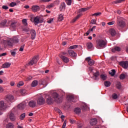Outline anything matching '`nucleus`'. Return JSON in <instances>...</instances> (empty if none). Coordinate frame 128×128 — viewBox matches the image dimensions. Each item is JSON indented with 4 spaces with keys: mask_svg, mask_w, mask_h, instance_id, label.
<instances>
[{
    "mask_svg": "<svg viewBox=\"0 0 128 128\" xmlns=\"http://www.w3.org/2000/svg\"><path fill=\"white\" fill-rule=\"evenodd\" d=\"M106 42L103 40H99L96 41V48L98 50H102V48H104Z\"/></svg>",
    "mask_w": 128,
    "mask_h": 128,
    "instance_id": "1",
    "label": "nucleus"
},
{
    "mask_svg": "<svg viewBox=\"0 0 128 128\" xmlns=\"http://www.w3.org/2000/svg\"><path fill=\"white\" fill-rule=\"evenodd\" d=\"M44 20L42 16H38L34 18L33 22L35 26H38V24H42Z\"/></svg>",
    "mask_w": 128,
    "mask_h": 128,
    "instance_id": "2",
    "label": "nucleus"
},
{
    "mask_svg": "<svg viewBox=\"0 0 128 128\" xmlns=\"http://www.w3.org/2000/svg\"><path fill=\"white\" fill-rule=\"evenodd\" d=\"M118 20H117V26L119 28H124L126 26V22H124V18L122 17L118 16L117 17Z\"/></svg>",
    "mask_w": 128,
    "mask_h": 128,
    "instance_id": "3",
    "label": "nucleus"
},
{
    "mask_svg": "<svg viewBox=\"0 0 128 128\" xmlns=\"http://www.w3.org/2000/svg\"><path fill=\"white\" fill-rule=\"evenodd\" d=\"M14 97L12 94H8L6 96V100L7 102L6 104H8V106H10L12 102H14Z\"/></svg>",
    "mask_w": 128,
    "mask_h": 128,
    "instance_id": "4",
    "label": "nucleus"
},
{
    "mask_svg": "<svg viewBox=\"0 0 128 128\" xmlns=\"http://www.w3.org/2000/svg\"><path fill=\"white\" fill-rule=\"evenodd\" d=\"M8 108H10L8 103L4 102V100L0 101V110H6Z\"/></svg>",
    "mask_w": 128,
    "mask_h": 128,
    "instance_id": "5",
    "label": "nucleus"
},
{
    "mask_svg": "<svg viewBox=\"0 0 128 128\" xmlns=\"http://www.w3.org/2000/svg\"><path fill=\"white\" fill-rule=\"evenodd\" d=\"M52 96L54 98L56 102H62V98L58 96V94L56 92H54L52 94Z\"/></svg>",
    "mask_w": 128,
    "mask_h": 128,
    "instance_id": "6",
    "label": "nucleus"
},
{
    "mask_svg": "<svg viewBox=\"0 0 128 128\" xmlns=\"http://www.w3.org/2000/svg\"><path fill=\"white\" fill-rule=\"evenodd\" d=\"M37 104H39V106H42V104H46V100L42 96H40L37 100Z\"/></svg>",
    "mask_w": 128,
    "mask_h": 128,
    "instance_id": "7",
    "label": "nucleus"
},
{
    "mask_svg": "<svg viewBox=\"0 0 128 128\" xmlns=\"http://www.w3.org/2000/svg\"><path fill=\"white\" fill-rule=\"evenodd\" d=\"M85 61L87 62L88 66H94V60L92 59L90 57L86 58Z\"/></svg>",
    "mask_w": 128,
    "mask_h": 128,
    "instance_id": "8",
    "label": "nucleus"
},
{
    "mask_svg": "<svg viewBox=\"0 0 128 128\" xmlns=\"http://www.w3.org/2000/svg\"><path fill=\"white\" fill-rule=\"evenodd\" d=\"M120 64L124 68L126 69L128 68V62L123 61L120 62Z\"/></svg>",
    "mask_w": 128,
    "mask_h": 128,
    "instance_id": "9",
    "label": "nucleus"
},
{
    "mask_svg": "<svg viewBox=\"0 0 128 128\" xmlns=\"http://www.w3.org/2000/svg\"><path fill=\"white\" fill-rule=\"evenodd\" d=\"M107 34H110L112 36H114L116 32V30H114V29L111 28L108 31Z\"/></svg>",
    "mask_w": 128,
    "mask_h": 128,
    "instance_id": "10",
    "label": "nucleus"
},
{
    "mask_svg": "<svg viewBox=\"0 0 128 128\" xmlns=\"http://www.w3.org/2000/svg\"><path fill=\"white\" fill-rule=\"evenodd\" d=\"M28 106L30 108H36V102L34 100H30L28 102Z\"/></svg>",
    "mask_w": 128,
    "mask_h": 128,
    "instance_id": "11",
    "label": "nucleus"
},
{
    "mask_svg": "<svg viewBox=\"0 0 128 128\" xmlns=\"http://www.w3.org/2000/svg\"><path fill=\"white\" fill-rule=\"evenodd\" d=\"M38 62V59L36 58H34L29 62L28 64L29 66H32L33 64H34Z\"/></svg>",
    "mask_w": 128,
    "mask_h": 128,
    "instance_id": "12",
    "label": "nucleus"
},
{
    "mask_svg": "<svg viewBox=\"0 0 128 128\" xmlns=\"http://www.w3.org/2000/svg\"><path fill=\"white\" fill-rule=\"evenodd\" d=\"M30 32L31 34L32 40H34L36 38V30H32Z\"/></svg>",
    "mask_w": 128,
    "mask_h": 128,
    "instance_id": "13",
    "label": "nucleus"
},
{
    "mask_svg": "<svg viewBox=\"0 0 128 128\" xmlns=\"http://www.w3.org/2000/svg\"><path fill=\"white\" fill-rule=\"evenodd\" d=\"M60 58L66 64H68V62H70V59H68V58L66 56H61Z\"/></svg>",
    "mask_w": 128,
    "mask_h": 128,
    "instance_id": "14",
    "label": "nucleus"
},
{
    "mask_svg": "<svg viewBox=\"0 0 128 128\" xmlns=\"http://www.w3.org/2000/svg\"><path fill=\"white\" fill-rule=\"evenodd\" d=\"M79 14L77 15L72 20V22H76V20H78V18H80V16H82V12H78Z\"/></svg>",
    "mask_w": 128,
    "mask_h": 128,
    "instance_id": "15",
    "label": "nucleus"
},
{
    "mask_svg": "<svg viewBox=\"0 0 128 128\" xmlns=\"http://www.w3.org/2000/svg\"><path fill=\"white\" fill-rule=\"evenodd\" d=\"M26 104V102H22V103L18 105V108L20 110H24V108Z\"/></svg>",
    "mask_w": 128,
    "mask_h": 128,
    "instance_id": "16",
    "label": "nucleus"
},
{
    "mask_svg": "<svg viewBox=\"0 0 128 128\" xmlns=\"http://www.w3.org/2000/svg\"><path fill=\"white\" fill-rule=\"evenodd\" d=\"M68 54H70V56H76V52L72 51V50H68Z\"/></svg>",
    "mask_w": 128,
    "mask_h": 128,
    "instance_id": "17",
    "label": "nucleus"
},
{
    "mask_svg": "<svg viewBox=\"0 0 128 128\" xmlns=\"http://www.w3.org/2000/svg\"><path fill=\"white\" fill-rule=\"evenodd\" d=\"M98 124V120H96V118H92L90 120V124H91V126H95V124Z\"/></svg>",
    "mask_w": 128,
    "mask_h": 128,
    "instance_id": "18",
    "label": "nucleus"
},
{
    "mask_svg": "<svg viewBox=\"0 0 128 128\" xmlns=\"http://www.w3.org/2000/svg\"><path fill=\"white\" fill-rule=\"evenodd\" d=\"M9 118L12 122H14L16 120V116L14 114L10 112L9 114Z\"/></svg>",
    "mask_w": 128,
    "mask_h": 128,
    "instance_id": "19",
    "label": "nucleus"
},
{
    "mask_svg": "<svg viewBox=\"0 0 128 128\" xmlns=\"http://www.w3.org/2000/svg\"><path fill=\"white\" fill-rule=\"evenodd\" d=\"M10 62H6L4 64L2 65V68H8L10 66Z\"/></svg>",
    "mask_w": 128,
    "mask_h": 128,
    "instance_id": "20",
    "label": "nucleus"
},
{
    "mask_svg": "<svg viewBox=\"0 0 128 128\" xmlns=\"http://www.w3.org/2000/svg\"><path fill=\"white\" fill-rule=\"evenodd\" d=\"M32 12H38L40 10V7L38 6H34L32 7Z\"/></svg>",
    "mask_w": 128,
    "mask_h": 128,
    "instance_id": "21",
    "label": "nucleus"
},
{
    "mask_svg": "<svg viewBox=\"0 0 128 128\" xmlns=\"http://www.w3.org/2000/svg\"><path fill=\"white\" fill-rule=\"evenodd\" d=\"M60 10H66V3L62 2L60 5Z\"/></svg>",
    "mask_w": 128,
    "mask_h": 128,
    "instance_id": "22",
    "label": "nucleus"
},
{
    "mask_svg": "<svg viewBox=\"0 0 128 128\" xmlns=\"http://www.w3.org/2000/svg\"><path fill=\"white\" fill-rule=\"evenodd\" d=\"M6 128H14V125L12 122H9L6 124Z\"/></svg>",
    "mask_w": 128,
    "mask_h": 128,
    "instance_id": "23",
    "label": "nucleus"
},
{
    "mask_svg": "<svg viewBox=\"0 0 128 128\" xmlns=\"http://www.w3.org/2000/svg\"><path fill=\"white\" fill-rule=\"evenodd\" d=\"M38 80H34L31 84V86H32V88H34L36 86H38Z\"/></svg>",
    "mask_w": 128,
    "mask_h": 128,
    "instance_id": "24",
    "label": "nucleus"
},
{
    "mask_svg": "<svg viewBox=\"0 0 128 128\" xmlns=\"http://www.w3.org/2000/svg\"><path fill=\"white\" fill-rule=\"evenodd\" d=\"M67 98L69 102H74V96L72 95H69L67 96Z\"/></svg>",
    "mask_w": 128,
    "mask_h": 128,
    "instance_id": "25",
    "label": "nucleus"
},
{
    "mask_svg": "<svg viewBox=\"0 0 128 128\" xmlns=\"http://www.w3.org/2000/svg\"><path fill=\"white\" fill-rule=\"evenodd\" d=\"M46 102L48 104H50L52 103V98L50 96H48V98L46 99Z\"/></svg>",
    "mask_w": 128,
    "mask_h": 128,
    "instance_id": "26",
    "label": "nucleus"
},
{
    "mask_svg": "<svg viewBox=\"0 0 128 128\" xmlns=\"http://www.w3.org/2000/svg\"><path fill=\"white\" fill-rule=\"evenodd\" d=\"M100 78H101V80H106L108 78V76H106V74H102L100 76Z\"/></svg>",
    "mask_w": 128,
    "mask_h": 128,
    "instance_id": "27",
    "label": "nucleus"
},
{
    "mask_svg": "<svg viewBox=\"0 0 128 128\" xmlns=\"http://www.w3.org/2000/svg\"><path fill=\"white\" fill-rule=\"evenodd\" d=\"M10 28H12L13 30H14V28H16V22H12L10 26Z\"/></svg>",
    "mask_w": 128,
    "mask_h": 128,
    "instance_id": "28",
    "label": "nucleus"
},
{
    "mask_svg": "<svg viewBox=\"0 0 128 128\" xmlns=\"http://www.w3.org/2000/svg\"><path fill=\"white\" fill-rule=\"evenodd\" d=\"M111 83L110 81H105L104 82V85L106 88H108V86H110Z\"/></svg>",
    "mask_w": 128,
    "mask_h": 128,
    "instance_id": "29",
    "label": "nucleus"
},
{
    "mask_svg": "<svg viewBox=\"0 0 128 128\" xmlns=\"http://www.w3.org/2000/svg\"><path fill=\"white\" fill-rule=\"evenodd\" d=\"M12 40L14 44H18V38L16 37H14Z\"/></svg>",
    "mask_w": 128,
    "mask_h": 128,
    "instance_id": "30",
    "label": "nucleus"
},
{
    "mask_svg": "<svg viewBox=\"0 0 128 128\" xmlns=\"http://www.w3.org/2000/svg\"><path fill=\"white\" fill-rule=\"evenodd\" d=\"M58 22H62V20H64V16L62 14H60L58 16Z\"/></svg>",
    "mask_w": 128,
    "mask_h": 128,
    "instance_id": "31",
    "label": "nucleus"
},
{
    "mask_svg": "<svg viewBox=\"0 0 128 128\" xmlns=\"http://www.w3.org/2000/svg\"><path fill=\"white\" fill-rule=\"evenodd\" d=\"M12 40H10L6 41V44L10 46V48H12Z\"/></svg>",
    "mask_w": 128,
    "mask_h": 128,
    "instance_id": "32",
    "label": "nucleus"
},
{
    "mask_svg": "<svg viewBox=\"0 0 128 128\" xmlns=\"http://www.w3.org/2000/svg\"><path fill=\"white\" fill-rule=\"evenodd\" d=\"M82 108L83 110H90L88 106H87L86 104H84L82 106Z\"/></svg>",
    "mask_w": 128,
    "mask_h": 128,
    "instance_id": "33",
    "label": "nucleus"
},
{
    "mask_svg": "<svg viewBox=\"0 0 128 128\" xmlns=\"http://www.w3.org/2000/svg\"><path fill=\"white\" fill-rule=\"evenodd\" d=\"M20 92L22 94V96H26V94H28L26 90H24V89L21 90Z\"/></svg>",
    "mask_w": 128,
    "mask_h": 128,
    "instance_id": "34",
    "label": "nucleus"
},
{
    "mask_svg": "<svg viewBox=\"0 0 128 128\" xmlns=\"http://www.w3.org/2000/svg\"><path fill=\"white\" fill-rule=\"evenodd\" d=\"M74 112L77 114H80V108H76L74 110Z\"/></svg>",
    "mask_w": 128,
    "mask_h": 128,
    "instance_id": "35",
    "label": "nucleus"
},
{
    "mask_svg": "<svg viewBox=\"0 0 128 128\" xmlns=\"http://www.w3.org/2000/svg\"><path fill=\"white\" fill-rule=\"evenodd\" d=\"M86 46L88 50H90L92 48V43L88 42L86 44Z\"/></svg>",
    "mask_w": 128,
    "mask_h": 128,
    "instance_id": "36",
    "label": "nucleus"
},
{
    "mask_svg": "<svg viewBox=\"0 0 128 128\" xmlns=\"http://www.w3.org/2000/svg\"><path fill=\"white\" fill-rule=\"evenodd\" d=\"M88 8H82L78 10V12H86Z\"/></svg>",
    "mask_w": 128,
    "mask_h": 128,
    "instance_id": "37",
    "label": "nucleus"
},
{
    "mask_svg": "<svg viewBox=\"0 0 128 128\" xmlns=\"http://www.w3.org/2000/svg\"><path fill=\"white\" fill-rule=\"evenodd\" d=\"M116 86L118 90H120V88H122V84H120V82H118Z\"/></svg>",
    "mask_w": 128,
    "mask_h": 128,
    "instance_id": "38",
    "label": "nucleus"
},
{
    "mask_svg": "<svg viewBox=\"0 0 128 128\" xmlns=\"http://www.w3.org/2000/svg\"><path fill=\"white\" fill-rule=\"evenodd\" d=\"M116 50V52H120V48L118 46H116L114 49L112 50V52Z\"/></svg>",
    "mask_w": 128,
    "mask_h": 128,
    "instance_id": "39",
    "label": "nucleus"
},
{
    "mask_svg": "<svg viewBox=\"0 0 128 128\" xmlns=\"http://www.w3.org/2000/svg\"><path fill=\"white\" fill-rule=\"evenodd\" d=\"M110 74L112 76H114L116 74V70H112L111 72H110Z\"/></svg>",
    "mask_w": 128,
    "mask_h": 128,
    "instance_id": "40",
    "label": "nucleus"
},
{
    "mask_svg": "<svg viewBox=\"0 0 128 128\" xmlns=\"http://www.w3.org/2000/svg\"><path fill=\"white\" fill-rule=\"evenodd\" d=\"M118 94H116L114 93L112 94V98H113V100H116V98H118Z\"/></svg>",
    "mask_w": 128,
    "mask_h": 128,
    "instance_id": "41",
    "label": "nucleus"
},
{
    "mask_svg": "<svg viewBox=\"0 0 128 128\" xmlns=\"http://www.w3.org/2000/svg\"><path fill=\"white\" fill-rule=\"evenodd\" d=\"M22 86H24V82L22 81H20L18 84H17L18 88H20Z\"/></svg>",
    "mask_w": 128,
    "mask_h": 128,
    "instance_id": "42",
    "label": "nucleus"
},
{
    "mask_svg": "<svg viewBox=\"0 0 128 128\" xmlns=\"http://www.w3.org/2000/svg\"><path fill=\"white\" fill-rule=\"evenodd\" d=\"M120 80H124L126 78V74H122L120 76Z\"/></svg>",
    "mask_w": 128,
    "mask_h": 128,
    "instance_id": "43",
    "label": "nucleus"
},
{
    "mask_svg": "<svg viewBox=\"0 0 128 128\" xmlns=\"http://www.w3.org/2000/svg\"><path fill=\"white\" fill-rule=\"evenodd\" d=\"M24 118H26V114L24 113L20 115V120H24Z\"/></svg>",
    "mask_w": 128,
    "mask_h": 128,
    "instance_id": "44",
    "label": "nucleus"
},
{
    "mask_svg": "<svg viewBox=\"0 0 128 128\" xmlns=\"http://www.w3.org/2000/svg\"><path fill=\"white\" fill-rule=\"evenodd\" d=\"M27 22L28 20H26V19H23L22 20V22L24 26H28Z\"/></svg>",
    "mask_w": 128,
    "mask_h": 128,
    "instance_id": "45",
    "label": "nucleus"
},
{
    "mask_svg": "<svg viewBox=\"0 0 128 128\" xmlns=\"http://www.w3.org/2000/svg\"><path fill=\"white\" fill-rule=\"evenodd\" d=\"M16 6V3L14 2H12L10 4V6L11 8H13V6Z\"/></svg>",
    "mask_w": 128,
    "mask_h": 128,
    "instance_id": "46",
    "label": "nucleus"
},
{
    "mask_svg": "<svg viewBox=\"0 0 128 128\" xmlns=\"http://www.w3.org/2000/svg\"><path fill=\"white\" fill-rule=\"evenodd\" d=\"M6 22H7L6 20H4L3 22H1V26H6Z\"/></svg>",
    "mask_w": 128,
    "mask_h": 128,
    "instance_id": "47",
    "label": "nucleus"
},
{
    "mask_svg": "<svg viewBox=\"0 0 128 128\" xmlns=\"http://www.w3.org/2000/svg\"><path fill=\"white\" fill-rule=\"evenodd\" d=\"M124 0H116L114 2V4H120L122 2H124Z\"/></svg>",
    "mask_w": 128,
    "mask_h": 128,
    "instance_id": "48",
    "label": "nucleus"
},
{
    "mask_svg": "<svg viewBox=\"0 0 128 128\" xmlns=\"http://www.w3.org/2000/svg\"><path fill=\"white\" fill-rule=\"evenodd\" d=\"M76 48H78V45H74V46H70V50H74V49Z\"/></svg>",
    "mask_w": 128,
    "mask_h": 128,
    "instance_id": "49",
    "label": "nucleus"
},
{
    "mask_svg": "<svg viewBox=\"0 0 128 128\" xmlns=\"http://www.w3.org/2000/svg\"><path fill=\"white\" fill-rule=\"evenodd\" d=\"M66 2L68 6H70L72 4V0H66Z\"/></svg>",
    "mask_w": 128,
    "mask_h": 128,
    "instance_id": "50",
    "label": "nucleus"
},
{
    "mask_svg": "<svg viewBox=\"0 0 128 128\" xmlns=\"http://www.w3.org/2000/svg\"><path fill=\"white\" fill-rule=\"evenodd\" d=\"M94 76L95 78H98V76H100V72H96L94 74Z\"/></svg>",
    "mask_w": 128,
    "mask_h": 128,
    "instance_id": "51",
    "label": "nucleus"
},
{
    "mask_svg": "<svg viewBox=\"0 0 128 128\" xmlns=\"http://www.w3.org/2000/svg\"><path fill=\"white\" fill-rule=\"evenodd\" d=\"M52 22H54V18H51L47 21V22H48V24H52Z\"/></svg>",
    "mask_w": 128,
    "mask_h": 128,
    "instance_id": "52",
    "label": "nucleus"
},
{
    "mask_svg": "<svg viewBox=\"0 0 128 128\" xmlns=\"http://www.w3.org/2000/svg\"><path fill=\"white\" fill-rule=\"evenodd\" d=\"M91 24H96V19H92L91 20Z\"/></svg>",
    "mask_w": 128,
    "mask_h": 128,
    "instance_id": "53",
    "label": "nucleus"
},
{
    "mask_svg": "<svg viewBox=\"0 0 128 128\" xmlns=\"http://www.w3.org/2000/svg\"><path fill=\"white\" fill-rule=\"evenodd\" d=\"M24 48V45H22V46H20L19 50L20 52H23Z\"/></svg>",
    "mask_w": 128,
    "mask_h": 128,
    "instance_id": "54",
    "label": "nucleus"
},
{
    "mask_svg": "<svg viewBox=\"0 0 128 128\" xmlns=\"http://www.w3.org/2000/svg\"><path fill=\"white\" fill-rule=\"evenodd\" d=\"M54 6L53 4H50L46 6V8H52Z\"/></svg>",
    "mask_w": 128,
    "mask_h": 128,
    "instance_id": "55",
    "label": "nucleus"
},
{
    "mask_svg": "<svg viewBox=\"0 0 128 128\" xmlns=\"http://www.w3.org/2000/svg\"><path fill=\"white\" fill-rule=\"evenodd\" d=\"M4 88L2 87V86H0V94H2V92H4Z\"/></svg>",
    "mask_w": 128,
    "mask_h": 128,
    "instance_id": "56",
    "label": "nucleus"
},
{
    "mask_svg": "<svg viewBox=\"0 0 128 128\" xmlns=\"http://www.w3.org/2000/svg\"><path fill=\"white\" fill-rule=\"evenodd\" d=\"M108 26H112V24H114V21L109 22L108 23Z\"/></svg>",
    "mask_w": 128,
    "mask_h": 128,
    "instance_id": "57",
    "label": "nucleus"
},
{
    "mask_svg": "<svg viewBox=\"0 0 128 128\" xmlns=\"http://www.w3.org/2000/svg\"><path fill=\"white\" fill-rule=\"evenodd\" d=\"M2 8L3 10H8V6H2Z\"/></svg>",
    "mask_w": 128,
    "mask_h": 128,
    "instance_id": "58",
    "label": "nucleus"
},
{
    "mask_svg": "<svg viewBox=\"0 0 128 128\" xmlns=\"http://www.w3.org/2000/svg\"><path fill=\"white\" fill-rule=\"evenodd\" d=\"M66 121H64L62 125V128H66Z\"/></svg>",
    "mask_w": 128,
    "mask_h": 128,
    "instance_id": "59",
    "label": "nucleus"
},
{
    "mask_svg": "<svg viewBox=\"0 0 128 128\" xmlns=\"http://www.w3.org/2000/svg\"><path fill=\"white\" fill-rule=\"evenodd\" d=\"M6 55V52H4V53L0 54V57L2 58V56H4Z\"/></svg>",
    "mask_w": 128,
    "mask_h": 128,
    "instance_id": "60",
    "label": "nucleus"
},
{
    "mask_svg": "<svg viewBox=\"0 0 128 128\" xmlns=\"http://www.w3.org/2000/svg\"><path fill=\"white\" fill-rule=\"evenodd\" d=\"M30 30V28H24L23 29L24 32H28Z\"/></svg>",
    "mask_w": 128,
    "mask_h": 128,
    "instance_id": "61",
    "label": "nucleus"
},
{
    "mask_svg": "<svg viewBox=\"0 0 128 128\" xmlns=\"http://www.w3.org/2000/svg\"><path fill=\"white\" fill-rule=\"evenodd\" d=\"M11 54L12 56H16V52H12L10 51Z\"/></svg>",
    "mask_w": 128,
    "mask_h": 128,
    "instance_id": "62",
    "label": "nucleus"
},
{
    "mask_svg": "<svg viewBox=\"0 0 128 128\" xmlns=\"http://www.w3.org/2000/svg\"><path fill=\"white\" fill-rule=\"evenodd\" d=\"M100 14H102V12H100L96 13V16H100Z\"/></svg>",
    "mask_w": 128,
    "mask_h": 128,
    "instance_id": "63",
    "label": "nucleus"
},
{
    "mask_svg": "<svg viewBox=\"0 0 128 128\" xmlns=\"http://www.w3.org/2000/svg\"><path fill=\"white\" fill-rule=\"evenodd\" d=\"M32 77L31 76H29L27 78V80H32Z\"/></svg>",
    "mask_w": 128,
    "mask_h": 128,
    "instance_id": "64",
    "label": "nucleus"
}]
</instances>
